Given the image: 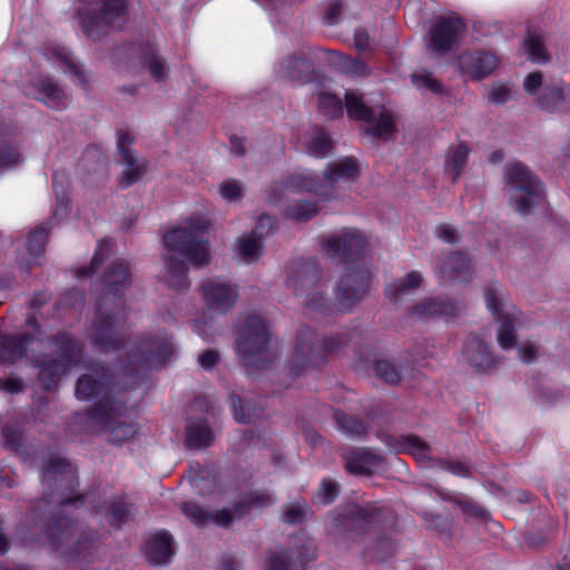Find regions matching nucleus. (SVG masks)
<instances>
[{"label": "nucleus", "instance_id": "1", "mask_svg": "<svg viewBox=\"0 0 570 570\" xmlns=\"http://www.w3.org/2000/svg\"><path fill=\"white\" fill-rule=\"evenodd\" d=\"M47 537L66 561L76 562L82 568L94 562L98 542L95 531L76 533L73 522L63 517L52 522Z\"/></svg>", "mask_w": 570, "mask_h": 570}, {"label": "nucleus", "instance_id": "2", "mask_svg": "<svg viewBox=\"0 0 570 570\" xmlns=\"http://www.w3.org/2000/svg\"><path fill=\"white\" fill-rule=\"evenodd\" d=\"M207 228V220L193 217L184 225L169 230L164 236V245L173 254L180 255L191 265L202 267L210 259L208 244L203 239Z\"/></svg>", "mask_w": 570, "mask_h": 570}, {"label": "nucleus", "instance_id": "3", "mask_svg": "<svg viewBox=\"0 0 570 570\" xmlns=\"http://www.w3.org/2000/svg\"><path fill=\"white\" fill-rule=\"evenodd\" d=\"M286 286L303 298L307 312L327 308L322 284V272L312 259H296L287 265Z\"/></svg>", "mask_w": 570, "mask_h": 570}, {"label": "nucleus", "instance_id": "4", "mask_svg": "<svg viewBox=\"0 0 570 570\" xmlns=\"http://www.w3.org/2000/svg\"><path fill=\"white\" fill-rule=\"evenodd\" d=\"M504 179L509 188L511 205L519 214H529L542 200L541 181L523 164L511 163L507 165Z\"/></svg>", "mask_w": 570, "mask_h": 570}, {"label": "nucleus", "instance_id": "5", "mask_svg": "<svg viewBox=\"0 0 570 570\" xmlns=\"http://www.w3.org/2000/svg\"><path fill=\"white\" fill-rule=\"evenodd\" d=\"M271 334L264 320L257 315L248 316L237 335V348L247 366H261V362L271 358L268 345Z\"/></svg>", "mask_w": 570, "mask_h": 570}, {"label": "nucleus", "instance_id": "6", "mask_svg": "<svg viewBox=\"0 0 570 570\" xmlns=\"http://www.w3.org/2000/svg\"><path fill=\"white\" fill-rule=\"evenodd\" d=\"M58 358L45 355L41 360L37 358L39 367V377L47 390H50L61 375L69 368L78 364L80 357V347L67 333H60L55 340Z\"/></svg>", "mask_w": 570, "mask_h": 570}, {"label": "nucleus", "instance_id": "7", "mask_svg": "<svg viewBox=\"0 0 570 570\" xmlns=\"http://www.w3.org/2000/svg\"><path fill=\"white\" fill-rule=\"evenodd\" d=\"M88 423L99 432L106 433L107 440L115 444H121L131 440L136 434V428L126 417L117 413L109 402H98L88 410Z\"/></svg>", "mask_w": 570, "mask_h": 570}, {"label": "nucleus", "instance_id": "8", "mask_svg": "<svg viewBox=\"0 0 570 570\" xmlns=\"http://www.w3.org/2000/svg\"><path fill=\"white\" fill-rule=\"evenodd\" d=\"M371 271L363 265L346 267L335 287V304L342 312H350L368 293Z\"/></svg>", "mask_w": 570, "mask_h": 570}, {"label": "nucleus", "instance_id": "9", "mask_svg": "<svg viewBox=\"0 0 570 570\" xmlns=\"http://www.w3.org/2000/svg\"><path fill=\"white\" fill-rule=\"evenodd\" d=\"M465 33L466 26L460 17L438 18L429 32L428 49L436 57L451 53L461 46Z\"/></svg>", "mask_w": 570, "mask_h": 570}, {"label": "nucleus", "instance_id": "10", "mask_svg": "<svg viewBox=\"0 0 570 570\" xmlns=\"http://www.w3.org/2000/svg\"><path fill=\"white\" fill-rule=\"evenodd\" d=\"M126 323L122 315L107 313L100 306L90 331L92 344L102 352L118 351L125 342Z\"/></svg>", "mask_w": 570, "mask_h": 570}, {"label": "nucleus", "instance_id": "11", "mask_svg": "<svg viewBox=\"0 0 570 570\" xmlns=\"http://www.w3.org/2000/svg\"><path fill=\"white\" fill-rule=\"evenodd\" d=\"M345 106L350 118L368 124L366 132L375 137L387 139L394 130L392 116L384 109L376 110L364 105L361 97L353 91L345 94Z\"/></svg>", "mask_w": 570, "mask_h": 570}, {"label": "nucleus", "instance_id": "12", "mask_svg": "<svg viewBox=\"0 0 570 570\" xmlns=\"http://www.w3.org/2000/svg\"><path fill=\"white\" fill-rule=\"evenodd\" d=\"M334 351V346L321 345V338L309 327H302L297 334L292 366L297 373L314 368Z\"/></svg>", "mask_w": 570, "mask_h": 570}, {"label": "nucleus", "instance_id": "13", "mask_svg": "<svg viewBox=\"0 0 570 570\" xmlns=\"http://www.w3.org/2000/svg\"><path fill=\"white\" fill-rule=\"evenodd\" d=\"M97 13L86 14L81 19L83 32L96 38L101 33V27L120 28L127 21V0H100Z\"/></svg>", "mask_w": 570, "mask_h": 570}, {"label": "nucleus", "instance_id": "14", "mask_svg": "<svg viewBox=\"0 0 570 570\" xmlns=\"http://www.w3.org/2000/svg\"><path fill=\"white\" fill-rule=\"evenodd\" d=\"M348 527L355 532H366L372 529H391L396 519L394 513L375 504L352 507L347 512Z\"/></svg>", "mask_w": 570, "mask_h": 570}, {"label": "nucleus", "instance_id": "15", "mask_svg": "<svg viewBox=\"0 0 570 570\" xmlns=\"http://www.w3.org/2000/svg\"><path fill=\"white\" fill-rule=\"evenodd\" d=\"M487 306L492 311L500 323L498 342L502 348L509 350L515 345V326L519 320L508 312L501 309L502 292L498 286H489L484 289Z\"/></svg>", "mask_w": 570, "mask_h": 570}, {"label": "nucleus", "instance_id": "16", "mask_svg": "<svg viewBox=\"0 0 570 570\" xmlns=\"http://www.w3.org/2000/svg\"><path fill=\"white\" fill-rule=\"evenodd\" d=\"M322 247L327 256L347 261L365 252L366 239L361 232L350 229L330 236L323 242Z\"/></svg>", "mask_w": 570, "mask_h": 570}, {"label": "nucleus", "instance_id": "17", "mask_svg": "<svg viewBox=\"0 0 570 570\" xmlns=\"http://www.w3.org/2000/svg\"><path fill=\"white\" fill-rule=\"evenodd\" d=\"M171 343L167 338H150L141 344L139 355L130 356L129 363L125 365L126 373L136 372L140 368H153L164 363L171 354Z\"/></svg>", "mask_w": 570, "mask_h": 570}, {"label": "nucleus", "instance_id": "18", "mask_svg": "<svg viewBox=\"0 0 570 570\" xmlns=\"http://www.w3.org/2000/svg\"><path fill=\"white\" fill-rule=\"evenodd\" d=\"M202 295L209 309L225 314L237 302L238 288L232 283L214 278L203 283Z\"/></svg>", "mask_w": 570, "mask_h": 570}, {"label": "nucleus", "instance_id": "19", "mask_svg": "<svg viewBox=\"0 0 570 570\" xmlns=\"http://www.w3.org/2000/svg\"><path fill=\"white\" fill-rule=\"evenodd\" d=\"M314 193L323 195V185L312 177L306 171H295L285 177L279 183H275L271 188V200L278 203L283 197H288L291 194L298 193Z\"/></svg>", "mask_w": 570, "mask_h": 570}, {"label": "nucleus", "instance_id": "20", "mask_svg": "<svg viewBox=\"0 0 570 570\" xmlns=\"http://www.w3.org/2000/svg\"><path fill=\"white\" fill-rule=\"evenodd\" d=\"M132 142L134 138L128 132H119L117 149L122 164L126 166L120 176L119 184L125 188L140 180L146 171L145 163L139 161L131 149Z\"/></svg>", "mask_w": 570, "mask_h": 570}, {"label": "nucleus", "instance_id": "21", "mask_svg": "<svg viewBox=\"0 0 570 570\" xmlns=\"http://www.w3.org/2000/svg\"><path fill=\"white\" fill-rule=\"evenodd\" d=\"M458 65L461 72L473 80L489 77L499 66V58L488 51H466L459 56Z\"/></svg>", "mask_w": 570, "mask_h": 570}, {"label": "nucleus", "instance_id": "22", "mask_svg": "<svg viewBox=\"0 0 570 570\" xmlns=\"http://www.w3.org/2000/svg\"><path fill=\"white\" fill-rule=\"evenodd\" d=\"M109 384V375L104 367H92L90 373L83 374L79 377L76 385V395L79 399L88 400L91 397H97L99 395H105L106 401H101L102 403H111L108 399L109 391H107V386Z\"/></svg>", "mask_w": 570, "mask_h": 570}, {"label": "nucleus", "instance_id": "23", "mask_svg": "<svg viewBox=\"0 0 570 570\" xmlns=\"http://www.w3.org/2000/svg\"><path fill=\"white\" fill-rule=\"evenodd\" d=\"M436 272L443 281L468 282L472 277L470 261L461 252H453L440 258Z\"/></svg>", "mask_w": 570, "mask_h": 570}, {"label": "nucleus", "instance_id": "24", "mask_svg": "<svg viewBox=\"0 0 570 570\" xmlns=\"http://www.w3.org/2000/svg\"><path fill=\"white\" fill-rule=\"evenodd\" d=\"M42 482L46 488L55 487L58 491L71 489L75 482V472L65 459L52 455L43 468Z\"/></svg>", "mask_w": 570, "mask_h": 570}, {"label": "nucleus", "instance_id": "25", "mask_svg": "<svg viewBox=\"0 0 570 570\" xmlns=\"http://www.w3.org/2000/svg\"><path fill=\"white\" fill-rule=\"evenodd\" d=\"M462 356L465 363L480 372L490 370L495 364L485 342L475 335H470L465 340Z\"/></svg>", "mask_w": 570, "mask_h": 570}, {"label": "nucleus", "instance_id": "26", "mask_svg": "<svg viewBox=\"0 0 570 570\" xmlns=\"http://www.w3.org/2000/svg\"><path fill=\"white\" fill-rule=\"evenodd\" d=\"M345 468L356 475H370L383 462V456L371 449H356L344 453Z\"/></svg>", "mask_w": 570, "mask_h": 570}, {"label": "nucleus", "instance_id": "27", "mask_svg": "<svg viewBox=\"0 0 570 570\" xmlns=\"http://www.w3.org/2000/svg\"><path fill=\"white\" fill-rule=\"evenodd\" d=\"M455 305L443 297H426L409 308V315L415 321H425L439 316L454 315Z\"/></svg>", "mask_w": 570, "mask_h": 570}, {"label": "nucleus", "instance_id": "28", "mask_svg": "<svg viewBox=\"0 0 570 570\" xmlns=\"http://www.w3.org/2000/svg\"><path fill=\"white\" fill-rule=\"evenodd\" d=\"M386 444L396 453H409L417 460L430 459L432 448L414 434L387 436Z\"/></svg>", "mask_w": 570, "mask_h": 570}, {"label": "nucleus", "instance_id": "29", "mask_svg": "<svg viewBox=\"0 0 570 570\" xmlns=\"http://www.w3.org/2000/svg\"><path fill=\"white\" fill-rule=\"evenodd\" d=\"M174 553L173 538L166 531L155 533L147 542L146 556L153 564L168 563Z\"/></svg>", "mask_w": 570, "mask_h": 570}, {"label": "nucleus", "instance_id": "30", "mask_svg": "<svg viewBox=\"0 0 570 570\" xmlns=\"http://www.w3.org/2000/svg\"><path fill=\"white\" fill-rule=\"evenodd\" d=\"M40 100L50 108H65L68 104V96L63 89L50 77H40L35 83Z\"/></svg>", "mask_w": 570, "mask_h": 570}, {"label": "nucleus", "instance_id": "31", "mask_svg": "<svg viewBox=\"0 0 570 570\" xmlns=\"http://www.w3.org/2000/svg\"><path fill=\"white\" fill-rule=\"evenodd\" d=\"M423 283V276L416 271H412L405 276L393 281L385 288V295L392 303H399L405 296L411 295Z\"/></svg>", "mask_w": 570, "mask_h": 570}, {"label": "nucleus", "instance_id": "32", "mask_svg": "<svg viewBox=\"0 0 570 570\" xmlns=\"http://www.w3.org/2000/svg\"><path fill=\"white\" fill-rule=\"evenodd\" d=\"M32 342L33 337L28 334L0 335V363H13L21 358L27 352V346Z\"/></svg>", "mask_w": 570, "mask_h": 570}, {"label": "nucleus", "instance_id": "33", "mask_svg": "<svg viewBox=\"0 0 570 570\" xmlns=\"http://www.w3.org/2000/svg\"><path fill=\"white\" fill-rule=\"evenodd\" d=\"M214 442V434L204 420H189L186 425V444L193 449L210 446Z\"/></svg>", "mask_w": 570, "mask_h": 570}, {"label": "nucleus", "instance_id": "34", "mask_svg": "<svg viewBox=\"0 0 570 570\" xmlns=\"http://www.w3.org/2000/svg\"><path fill=\"white\" fill-rule=\"evenodd\" d=\"M49 228L46 225H40L32 228L26 240V249L30 256L27 263H20V266L29 269L30 265L36 263L45 254V246L48 239Z\"/></svg>", "mask_w": 570, "mask_h": 570}, {"label": "nucleus", "instance_id": "35", "mask_svg": "<svg viewBox=\"0 0 570 570\" xmlns=\"http://www.w3.org/2000/svg\"><path fill=\"white\" fill-rule=\"evenodd\" d=\"M523 50L529 60L535 63H547L550 56L544 45V39L539 30L528 29L527 37L522 42Z\"/></svg>", "mask_w": 570, "mask_h": 570}, {"label": "nucleus", "instance_id": "36", "mask_svg": "<svg viewBox=\"0 0 570 570\" xmlns=\"http://www.w3.org/2000/svg\"><path fill=\"white\" fill-rule=\"evenodd\" d=\"M358 165L354 158H344L328 165L325 177L328 181L353 180L358 176Z\"/></svg>", "mask_w": 570, "mask_h": 570}, {"label": "nucleus", "instance_id": "37", "mask_svg": "<svg viewBox=\"0 0 570 570\" xmlns=\"http://www.w3.org/2000/svg\"><path fill=\"white\" fill-rule=\"evenodd\" d=\"M106 291L117 293L130 284L129 267L122 261L115 262L104 276Z\"/></svg>", "mask_w": 570, "mask_h": 570}, {"label": "nucleus", "instance_id": "38", "mask_svg": "<svg viewBox=\"0 0 570 570\" xmlns=\"http://www.w3.org/2000/svg\"><path fill=\"white\" fill-rule=\"evenodd\" d=\"M340 431L352 438H362L367 434V425L358 417L336 410L333 414Z\"/></svg>", "mask_w": 570, "mask_h": 570}, {"label": "nucleus", "instance_id": "39", "mask_svg": "<svg viewBox=\"0 0 570 570\" xmlns=\"http://www.w3.org/2000/svg\"><path fill=\"white\" fill-rule=\"evenodd\" d=\"M470 150L464 144H459L456 147L451 148L448 153L445 160V170L452 176L455 181L462 174L469 157Z\"/></svg>", "mask_w": 570, "mask_h": 570}, {"label": "nucleus", "instance_id": "40", "mask_svg": "<svg viewBox=\"0 0 570 570\" xmlns=\"http://www.w3.org/2000/svg\"><path fill=\"white\" fill-rule=\"evenodd\" d=\"M566 100V92L558 83L546 85L542 92L538 97V105L540 108L553 111L558 106Z\"/></svg>", "mask_w": 570, "mask_h": 570}, {"label": "nucleus", "instance_id": "41", "mask_svg": "<svg viewBox=\"0 0 570 570\" xmlns=\"http://www.w3.org/2000/svg\"><path fill=\"white\" fill-rule=\"evenodd\" d=\"M262 238L253 234L244 236L237 242V253L239 257L246 262L252 263L262 255Z\"/></svg>", "mask_w": 570, "mask_h": 570}, {"label": "nucleus", "instance_id": "42", "mask_svg": "<svg viewBox=\"0 0 570 570\" xmlns=\"http://www.w3.org/2000/svg\"><path fill=\"white\" fill-rule=\"evenodd\" d=\"M169 273L168 283L171 286L184 288L189 285L187 279V266L183 261L176 259L174 255H169L166 261Z\"/></svg>", "mask_w": 570, "mask_h": 570}, {"label": "nucleus", "instance_id": "43", "mask_svg": "<svg viewBox=\"0 0 570 570\" xmlns=\"http://www.w3.org/2000/svg\"><path fill=\"white\" fill-rule=\"evenodd\" d=\"M373 372L376 377L389 384H396L402 379L401 370L386 360H376L373 363Z\"/></svg>", "mask_w": 570, "mask_h": 570}, {"label": "nucleus", "instance_id": "44", "mask_svg": "<svg viewBox=\"0 0 570 570\" xmlns=\"http://www.w3.org/2000/svg\"><path fill=\"white\" fill-rule=\"evenodd\" d=\"M320 111L327 118L334 119L343 115L342 101L328 92H320L317 96Z\"/></svg>", "mask_w": 570, "mask_h": 570}, {"label": "nucleus", "instance_id": "45", "mask_svg": "<svg viewBox=\"0 0 570 570\" xmlns=\"http://www.w3.org/2000/svg\"><path fill=\"white\" fill-rule=\"evenodd\" d=\"M308 68L304 58L298 56H289L283 61L281 72L291 80H301L303 72Z\"/></svg>", "mask_w": 570, "mask_h": 570}, {"label": "nucleus", "instance_id": "46", "mask_svg": "<svg viewBox=\"0 0 570 570\" xmlns=\"http://www.w3.org/2000/svg\"><path fill=\"white\" fill-rule=\"evenodd\" d=\"M308 511L306 502H296L284 508L282 520L288 524H298L305 519Z\"/></svg>", "mask_w": 570, "mask_h": 570}, {"label": "nucleus", "instance_id": "47", "mask_svg": "<svg viewBox=\"0 0 570 570\" xmlns=\"http://www.w3.org/2000/svg\"><path fill=\"white\" fill-rule=\"evenodd\" d=\"M318 212L316 204L311 202H297L287 208V215L297 220H307Z\"/></svg>", "mask_w": 570, "mask_h": 570}, {"label": "nucleus", "instance_id": "48", "mask_svg": "<svg viewBox=\"0 0 570 570\" xmlns=\"http://www.w3.org/2000/svg\"><path fill=\"white\" fill-rule=\"evenodd\" d=\"M238 503L242 504L240 508L245 514L250 508H265L272 505L274 503V499L266 491H255L249 493L246 500Z\"/></svg>", "mask_w": 570, "mask_h": 570}, {"label": "nucleus", "instance_id": "49", "mask_svg": "<svg viewBox=\"0 0 570 570\" xmlns=\"http://www.w3.org/2000/svg\"><path fill=\"white\" fill-rule=\"evenodd\" d=\"M240 507L242 504L236 503L232 510L222 509L216 512H213L210 513L212 518L209 519V522H214L219 527H228L232 524L234 519H239L244 515V512Z\"/></svg>", "mask_w": 570, "mask_h": 570}, {"label": "nucleus", "instance_id": "50", "mask_svg": "<svg viewBox=\"0 0 570 570\" xmlns=\"http://www.w3.org/2000/svg\"><path fill=\"white\" fill-rule=\"evenodd\" d=\"M21 161V154L19 149L9 144L0 142V169L11 168Z\"/></svg>", "mask_w": 570, "mask_h": 570}, {"label": "nucleus", "instance_id": "51", "mask_svg": "<svg viewBox=\"0 0 570 570\" xmlns=\"http://www.w3.org/2000/svg\"><path fill=\"white\" fill-rule=\"evenodd\" d=\"M183 513L196 525H205L209 523L210 512L204 510L196 503L186 502L181 505Z\"/></svg>", "mask_w": 570, "mask_h": 570}, {"label": "nucleus", "instance_id": "52", "mask_svg": "<svg viewBox=\"0 0 570 570\" xmlns=\"http://www.w3.org/2000/svg\"><path fill=\"white\" fill-rule=\"evenodd\" d=\"M309 148L311 153L315 156L326 155L331 149V139L328 135L324 130L316 128L313 131Z\"/></svg>", "mask_w": 570, "mask_h": 570}, {"label": "nucleus", "instance_id": "53", "mask_svg": "<svg viewBox=\"0 0 570 570\" xmlns=\"http://www.w3.org/2000/svg\"><path fill=\"white\" fill-rule=\"evenodd\" d=\"M108 514L110 517V524L119 528L127 521L129 510L126 508V504L121 498H116L112 500L108 508Z\"/></svg>", "mask_w": 570, "mask_h": 570}, {"label": "nucleus", "instance_id": "54", "mask_svg": "<svg viewBox=\"0 0 570 570\" xmlns=\"http://www.w3.org/2000/svg\"><path fill=\"white\" fill-rule=\"evenodd\" d=\"M58 58L62 61V63L66 66V69H65V72H69L72 75V80L81 86V87H87V79H86V76L83 73V70L81 69L80 66H78V63L76 61H73V59L71 57H69L67 53L65 52H58Z\"/></svg>", "mask_w": 570, "mask_h": 570}, {"label": "nucleus", "instance_id": "55", "mask_svg": "<svg viewBox=\"0 0 570 570\" xmlns=\"http://www.w3.org/2000/svg\"><path fill=\"white\" fill-rule=\"evenodd\" d=\"M142 65L148 68L151 77L156 80H163L166 76V66L154 52L144 56Z\"/></svg>", "mask_w": 570, "mask_h": 570}, {"label": "nucleus", "instance_id": "56", "mask_svg": "<svg viewBox=\"0 0 570 570\" xmlns=\"http://www.w3.org/2000/svg\"><path fill=\"white\" fill-rule=\"evenodd\" d=\"M266 570H292V560L288 552H272L267 558Z\"/></svg>", "mask_w": 570, "mask_h": 570}, {"label": "nucleus", "instance_id": "57", "mask_svg": "<svg viewBox=\"0 0 570 570\" xmlns=\"http://www.w3.org/2000/svg\"><path fill=\"white\" fill-rule=\"evenodd\" d=\"M219 193L228 202H235L243 197V186L235 179H229L220 184Z\"/></svg>", "mask_w": 570, "mask_h": 570}, {"label": "nucleus", "instance_id": "58", "mask_svg": "<svg viewBox=\"0 0 570 570\" xmlns=\"http://www.w3.org/2000/svg\"><path fill=\"white\" fill-rule=\"evenodd\" d=\"M412 83L419 89H426L431 92H440L441 83L431 73L412 75Z\"/></svg>", "mask_w": 570, "mask_h": 570}, {"label": "nucleus", "instance_id": "59", "mask_svg": "<svg viewBox=\"0 0 570 570\" xmlns=\"http://www.w3.org/2000/svg\"><path fill=\"white\" fill-rule=\"evenodd\" d=\"M511 97V87L505 83H493L489 99L495 105L505 104Z\"/></svg>", "mask_w": 570, "mask_h": 570}, {"label": "nucleus", "instance_id": "60", "mask_svg": "<svg viewBox=\"0 0 570 570\" xmlns=\"http://www.w3.org/2000/svg\"><path fill=\"white\" fill-rule=\"evenodd\" d=\"M342 67L345 72L355 75V76H367L368 68L367 66L360 59H352L344 57L342 60Z\"/></svg>", "mask_w": 570, "mask_h": 570}, {"label": "nucleus", "instance_id": "61", "mask_svg": "<svg viewBox=\"0 0 570 570\" xmlns=\"http://www.w3.org/2000/svg\"><path fill=\"white\" fill-rule=\"evenodd\" d=\"M338 494V485L336 482L325 479L321 483L318 497L322 499L323 503L332 502Z\"/></svg>", "mask_w": 570, "mask_h": 570}, {"label": "nucleus", "instance_id": "62", "mask_svg": "<svg viewBox=\"0 0 570 570\" xmlns=\"http://www.w3.org/2000/svg\"><path fill=\"white\" fill-rule=\"evenodd\" d=\"M2 435L4 439L6 444L17 451L21 444V434L18 430H16L11 425H4L2 429Z\"/></svg>", "mask_w": 570, "mask_h": 570}, {"label": "nucleus", "instance_id": "63", "mask_svg": "<svg viewBox=\"0 0 570 570\" xmlns=\"http://www.w3.org/2000/svg\"><path fill=\"white\" fill-rule=\"evenodd\" d=\"M543 75L540 71H534L529 73L524 81L523 88L529 95H534L538 92L539 88L542 86Z\"/></svg>", "mask_w": 570, "mask_h": 570}, {"label": "nucleus", "instance_id": "64", "mask_svg": "<svg viewBox=\"0 0 570 570\" xmlns=\"http://www.w3.org/2000/svg\"><path fill=\"white\" fill-rule=\"evenodd\" d=\"M436 235L440 239L450 244H454L460 239L458 230L453 226L446 224L440 225L436 228Z\"/></svg>", "mask_w": 570, "mask_h": 570}]
</instances>
